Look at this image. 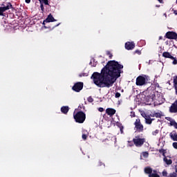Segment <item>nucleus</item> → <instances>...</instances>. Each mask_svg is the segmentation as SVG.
Listing matches in <instances>:
<instances>
[{
	"label": "nucleus",
	"instance_id": "nucleus-1",
	"mask_svg": "<svg viewBox=\"0 0 177 177\" xmlns=\"http://www.w3.org/2000/svg\"><path fill=\"white\" fill-rule=\"evenodd\" d=\"M124 66L115 61H109L101 71V73L95 72L93 74L94 84L100 88H110L121 75V69Z\"/></svg>",
	"mask_w": 177,
	"mask_h": 177
},
{
	"label": "nucleus",
	"instance_id": "nucleus-23",
	"mask_svg": "<svg viewBox=\"0 0 177 177\" xmlns=\"http://www.w3.org/2000/svg\"><path fill=\"white\" fill-rule=\"evenodd\" d=\"M160 154H162L164 157H167V151L165 149H160Z\"/></svg>",
	"mask_w": 177,
	"mask_h": 177
},
{
	"label": "nucleus",
	"instance_id": "nucleus-27",
	"mask_svg": "<svg viewBox=\"0 0 177 177\" xmlns=\"http://www.w3.org/2000/svg\"><path fill=\"white\" fill-rule=\"evenodd\" d=\"M173 60L172 64H177V59L174 57V59H171Z\"/></svg>",
	"mask_w": 177,
	"mask_h": 177
},
{
	"label": "nucleus",
	"instance_id": "nucleus-37",
	"mask_svg": "<svg viewBox=\"0 0 177 177\" xmlns=\"http://www.w3.org/2000/svg\"><path fill=\"white\" fill-rule=\"evenodd\" d=\"M41 10H44V5H41Z\"/></svg>",
	"mask_w": 177,
	"mask_h": 177
},
{
	"label": "nucleus",
	"instance_id": "nucleus-13",
	"mask_svg": "<svg viewBox=\"0 0 177 177\" xmlns=\"http://www.w3.org/2000/svg\"><path fill=\"white\" fill-rule=\"evenodd\" d=\"M170 113H177V100L169 108Z\"/></svg>",
	"mask_w": 177,
	"mask_h": 177
},
{
	"label": "nucleus",
	"instance_id": "nucleus-6",
	"mask_svg": "<svg viewBox=\"0 0 177 177\" xmlns=\"http://www.w3.org/2000/svg\"><path fill=\"white\" fill-rule=\"evenodd\" d=\"M10 8H12V4L10 3H8L6 6L2 4V6L0 7V16H3V12H6V10H9Z\"/></svg>",
	"mask_w": 177,
	"mask_h": 177
},
{
	"label": "nucleus",
	"instance_id": "nucleus-3",
	"mask_svg": "<svg viewBox=\"0 0 177 177\" xmlns=\"http://www.w3.org/2000/svg\"><path fill=\"white\" fill-rule=\"evenodd\" d=\"M133 141L136 147H140V146H142L143 143H145V138L136 136L133 138Z\"/></svg>",
	"mask_w": 177,
	"mask_h": 177
},
{
	"label": "nucleus",
	"instance_id": "nucleus-5",
	"mask_svg": "<svg viewBox=\"0 0 177 177\" xmlns=\"http://www.w3.org/2000/svg\"><path fill=\"white\" fill-rule=\"evenodd\" d=\"M146 84V77L145 76H138L136 79V85L142 86Z\"/></svg>",
	"mask_w": 177,
	"mask_h": 177
},
{
	"label": "nucleus",
	"instance_id": "nucleus-29",
	"mask_svg": "<svg viewBox=\"0 0 177 177\" xmlns=\"http://www.w3.org/2000/svg\"><path fill=\"white\" fill-rule=\"evenodd\" d=\"M162 176H167V171L164 170L162 173Z\"/></svg>",
	"mask_w": 177,
	"mask_h": 177
},
{
	"label": "nucleus",
	"instance_id": "nucleus-41",
	"mask_svg": "<svg viewBox=\"0 0 177 177\" xmlns=\"http://www.w3.org/2000/svg\"><path fill=\"white\" fill-rule=\"evenodd\" d=\"M45 23H46V21H45V20H44V22H43V24H45Z\"/></svg>",
	"mask_w": 177,
	"mask_h": 177
},
{
	"label": "nucleus",
	"instance_id": "nucleus-11",
	"mask_svg": "<svg viewBox=\"0 0 177 177\" xmlns=\"http://www.w3.org/2000/svg\"><path fill=\"white\" fill-rule=\"evenodd\" d=\"M167 121H169V125L170 127H174L176 129H177V123L175 122V120H172L170 117H166L165 118Z\"/></svg>",
	"mask_w": 177,
	"mask_h": 177
},
{
	"label": "nucleus",
	"instance_id": "nucleus-14",
	"mask_svg": "<svg viewBox=\"0 0 177 177\" xmlns=\"http://www.w3.org/2000/svg\"><path fill=\"white\" fill-rule=\"evenodd\" d=\"M44 21H46V23H53V21H56V19L50 14Z\"/></svg>",
	"mask_w": 177,
	"mask_h": 177
},
{
	"label": "nucleus",
	"instance_id": "nucleus-10",
	"mask_svg": "<svg viewBox=\"0 0 177 177\" xmlns=\"http://www.w3.org/2000/svg\"><path fill=\"white\" fill-rule=\"evenodd\" d=\"M135 126L136 129H138L140 132H142L143 131V125L140 124V120H136L135 122Z\"/></svg>",
	"mask_w": 177,
	"mask_h": 177
},
{
	"label": "nucleus",
	"instance_id": "nucleus-31",
	"mask_svg": "<svg viewBox=\"0 0 177 177\" xmlns=\"http://www.w3.org/2000/svg\"><path fill=\"white\" fill-rule=\"evenodd\" d=\"M82 139H84V140H86L87 136H86V135L83 134L82 136Z\"/></svg>",
	"mask_w": 177,
	"mask_h": 177
},
{
	"label": "nucleus",
	"instance_id": "nucleus-20",
	"mask_svg": "<svg viewBox=\"0 0 177 177\" xmlns=\"http://www.w3.org/2000/svg\"><path fill=\"white\" fill-rule=\"evenodd\" d=\"M62 113H64V114H67L68 113V106H62L61 108Z\"/></svg>",
	"mask_w": 177,
	"mask_h": 177
},
{
	"label": "nucleus",
	"instance_id": "nucleus-26",
	"mask_svg": "<svg viewBox=\"0 0 177 177\" xmlns=\"http://www.w3.org/2000/svg\"><path fill=\"white\" fill-rule=\"evenodd\" d=\"M106 55L109 56V57H110V59L113 57V55L111 54V53H110V51H106Z\"/></svg>",
	"mask_w": 177,
	"mask_h": 177
},
{
	"label": "nucleus",
	"instance_id": "nucleus-34",
	"mask_svg": "<svg viewBox=\"0 0 177 177\" xmlns=\"http://www.w3.org/2000/svg\"><path fill=\"white\" fill-rule=\"evenodd\" d=\"M104 109L103 108H99L98 109V111H100V113H102V111H104Z\"/></svg>",
	"mask_w": 177,
	"mask_h": 177
},
{
	"label": "nucleus",
	"instance_id": "nucleus-7",
	"mask_svg": "<svg viewBox=\"0 0 177 177\" xmlns=\"http://www.w3.org/2000/svg\"><path fill=\"white\" fill-rule=\"evenodd\" d=\"M166 38H168V39H176L177 34L175 32H167L166 33Z\"/></svg>",
	"mask_w": 177,
	"mask_h": 177
},
{
	"label": "nucleus",
	"instance_id": "nucleus-24",
	"mask_svg": "<svg viewBox=\"0 0 177 177\" xmlns=\"http://www.w3.org/2000/svg\"><path fill=\"white\" fill-rule=\"evenodd\" d=\"M174 84L175 88H177V76L174 79Z\"/></svg>",
	"mask_w": 177,
	"mask_h": 177
},
{
	"label": "nucleus",
	"instance_id": "nucleus-4",
	"mask_svg": "<svg viewBox=\"0 0 177 177\" xmlns=\"http://www.w3.org/2000/svg\"><path fill=\"white\" fill-rule=\"evenodd\" d=\"M145 174H149V177H160L158 174H157V171H153L150 167H146L145 169Z\"/></svg>",
	"mask_w": 177,
	"mask_h": 177
},
{
	"label": "nucleus",
	"instance_id": "nucleus-40",
	"mask_svg": "<svg viewBox=\"0 0 177 177\" xmlns=\"http://www.w3.org/2000/svg\"><path fill=\"white\" fill-rule=\"evenodd\" d=\"M174 14L177 15V11H174Z\"/></svg>",
	"mask_w": 177,
	"mask_h": 177
},
{
	"label": "nucleus",
	"instance_id": "nucleus-28",
	"mask_svg": "<svg viewBox=\"0 0 177 177\" xmlns=\"http://www.w3.org/2000/svg\"><path fill=\"white\" fill-rule=\"evenodd\" d=\"M141 115L146 120V118H147V115H146V114L145 113V112L141 113Z\"/></svg>",
	"mask_w": 177,
	"mask_h": 177
},
{
	"label": "nucleus",
	"instance_id": "nucleus-8",
	"mask_svg": "<svg viewBox=\"0 0 177 177\" xmlns=\"http://www.w3.org/2000/svg\"><path fill=\"white\" fill-rule=\"evenodd\" d=\"M82 88H84V84L81 82H79L73 86V89L75 92H80V91H81Z\"/></svg>",
	"mask_w": 177,
	"mask_h": 177
},
{
	"label": "nucleus",
	"instance_id": "nucleus-16",
	"mask_svg": "<svg viewBox=\"0 0 177 177\" xmlns=\"http://www.w3.org/2000/svg\"><path fill=\"white\" fill-rule=\"evenodd\" d=\"M106 113L108 115H114L115 114V109L108 108L106 110Z\"/></svg>",
	"mask_w": 177,
	"mask_h": 177
},
{
	"label": "nucleus",
	"instance_id": "nucleus-39",
	"mask_svg": "<svg viewBox=\"0 0 177 177\" xmlns=\"http://www.w3.org/2000/svg\"><path fill=\"white\" fill-rule=\"evenodd\" d=\"M175 89H176V93L177 95V88H175Z\"/></svg>",
	"mask_w": 177,
	"mask_h": 177
},
{
	"label": "nucleus",
	"instance_id": "nucleus-35",
	"mask_svg": "<svg viewBox=\"0 0 177 177\" xmlns=\"http://www.w3.org/2000/svg\"><path fill=\"white\" fill-rule=\"evenodd\" d=\"M26 3H30L31 2V0H25ZM41 1V0H39Z\"/></svg>",
	"mask_w": 177,
	"mask_h": 177
},
{
	"label": "nucleus",
	"instance_id": "nucleus-17",
	"mask_svg": "<svg viewBox=\"0 0 177 177\" xmlns=\"http://www.w3.org/2000/svg\"><path fill=\"white\" fill-rule=\"evenodd\" d=\"M162 115V113L161 112H158V113H154L153 114L150 115V117H156V118H160Z\"/></svg>",
	"mask_w": 177,
	"mask_h": 177
},
{
	"label": "nucleus",
	"instance_id": "nucleus-15",
	"mask_svg": "<svg viewBox=\"0 0 177 177\" xmlns=\"http://www.w3.org/2000/svg\"><path fill=\"white\" fill-rule=\"evenodd\" d=\"M169 136L172 140H174L177 142V133L176 131H173L171 133H170Z\"/></svg>",
	"mask_w": 177,
	"mask_h": 177
},
{
	"label": "nucleus",
	"instance_id": "nucleus-12",
	"mask_svg": "<svg viewBox=\"0 0 177 177\" xmlns=\"http://www.w3.org/2000/svg\"><path fill=\"white\" fill-rule=\"evenodd\" d=\"M135 48V44L133 42H127L125 44V48L127 49V50H132Z\"/></svg>",
	"mask_w": 177,
	"mask_h": 177
},
{
	"label": "nucleus",
	"instance_id": "nucleus-38",
	"mask_svg": "<svg viewBox=\"0 0 177 177\" xmlns=\"http://www.w3.org/2000/svg\"><path fill=\"white\" fill-rule=\"evenodd\" d=\"M160 3H162V0H158Z\"/></svg>",
	"mask_w": 177,
	"mask_h": 177
},
{
	"label": "nucleus",
	"instance_id": "nucleus-32",
	"mask_svg": "<svg viewBox=\"0 0 177 177\" xmlns=\"http://www.w3.org/2000/svg\"><path fill=\"white\" fill-rule=\"evenodd\" d=\"M173 147H174V149H177V142H174L173 143Z\"/></svg>",
	"mask_w": 177,
	"mask_h": 177
},
{
	"label": "nucleus",
	"instance_id": "nucleus-42",
	"mask_svg": "<svg viewBox=\"0 0 177 177\" xmlns=\"http://www.w3.org/2000/svg\"><path fill=\"white\" fill-rule=\"evenodd\" d=\"M129 146H131V145H130V144H129Z\"/></svg>",
	"mask_w": 177,
	"mask_h": 177
},
{
	"label": "nucleus",
	"instance_id": "nucleus-21",
	"mask_svg": "<svg viewBox=\"0 0 177 177\" xmlns=\"http://www.w3.org/2000/svg\"><path fill=\"white\" fill-rule=\"evenodd\" d=\"M149 157V153L147 152H142L140 156V159L143 160V158H147Z\"/></svg>",
	"mask_w": 177,
	"mask_h": 177
},
{
	"label": "nucleus",
	"instance_id": "nucleus-2",
	"mask_svg": "<svg viewBox=\"0 0 177 177\" xmlns=\"http://www.w3.org/2000/svg\"><path fill=\"white\" fill-rule=\"evenodd\" d=\"M73 117L76 122H79L80 124H82L86 118L85 113L82 111L78 112L77 114L74 115Z\"/></svg>",
	"mask_w": 177,
	"mask_h": 177
},
{
	"label": "nucleus",
	"instance_id": "nucleus-19",
	"mask_svg": "<svg viewBox=\"0 0 177 177\" xmlns=\"http://www.w3.org/2000/svg\"><path fill=\"white\" fill-rule=\"evenodd\" d=\"M163 57H167L168 59H174V57L171 55V54L168 52H165L162 54Z\"/></svg>",
	"mask_w": 177,
	"mask_h": 177
},
{
	"label": "nucleus",
	"instance_id": "nucleus-30",
	"mask_svg": "<svg viewBox=\"0 0 177 177\" xmlns=\"http://www.w3.org/2000/svg\"><path fill=\"white\" fill-rule=\"evenodd\" d=\"M134 53H137L138 55H141V52H140V50H136L135 52H134Z\"/></svg>",
	"mask_w": 177,
	"mask_h": 177
},
{
	"label": "nucleus",
	"instance_id": "nucleus-33",
	"mask_svg": "<svg viewBox=\"0 0 177 177\" xmlns=\"http://www.w3.org/2000/svg\"><path fill=\"white\" fill-rule=\"evenodd\" d=\"M120 96H121V94L120 93H115V97H120Z\"/></svg>",
	"mask_w": 177,
	"mask_h": 177
},
{
	"label": "nucleus",
	"instance_id": "nucleus-25",
	"mask_svg": "<svg viewBox=\"0 0 177 177\" xmlns=\"http://www.w3.org/2000/svg\"><path fill=\"white\" fill-rule=\"evenodd\" d=\"M158 132L160 131L158 129H156L152 132V135H153V136H156V135H158Z\"/></svg>",
	"mask_w": 177,
	"mask_h": 177
},
{
	"label": "nucleus",
	"instance_id": "nucleus-9",
	"mask_svg": "<svg viewBox=\"0 0 177 177\" xmlns=\"http://www.w3.org/2000/svg\"><path fill=\"white\" fill-rule=\"evenodd\" d=\"M156 95L154 94H151L149 96L146 97V104L150 105L153 102H154V98Z\"/></svg>",
	"mask_w": 177,
	"mask_h": 177
},
{
	"label": "nucleus",
	"instance_id": "nucleus-22",
	"mask_svg": "<svg viewBox=\"0 0 177 177\" xmlns=\"http://www.w3.org/2000/svg\"><path fill=\"white\" fill-rule=\"evenodd\" d=\"M152 121H153V120H151V118H150V116H148L147 118H145L146 124H151Z\"/></svg>",
	"mask_w": 177,
	"mask_h": 177
},
{
	"label": "nucleus",
	"instance_id": "nucleus-18",
	"mask_svg": "<svg viewBox=\"0 0 177 177\" xmlns=\"http://www.w3.org/2000/svg\"><path fill=\"white\" fill-rule=\"evenodd\" d=\"M163 161L167 164V165H171V164H172V160H171L170 158H167V156H165L163 158Z\"/></svg>",
	"mask_w": 177,
	"mask_h": 177
},
{
	"label": "nucleus",
	"instance_id": "nucleus-36",
	"mask_svg": "<svg viewBox=\"0 0 177 177\" xmlns=\"http://www.w3.org/2000/svg\"><path fill=\"white\" fill-rule=\"evenodd\" d=\"M44 3H45L46 5H48V0H44Z\"/></svg>",
	"mask_w": 177,
	"mask_h": 177
}]
</instances>
